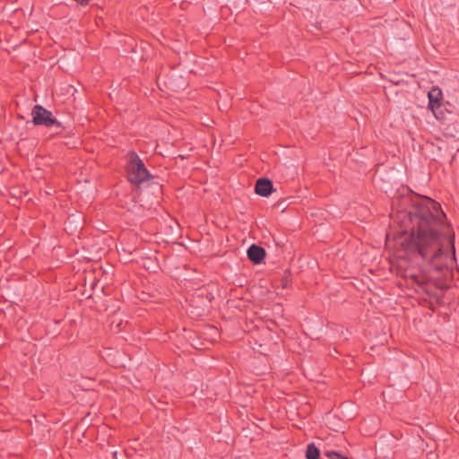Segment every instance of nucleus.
<instances>
[{"label":"nucleus","mask_w":459,"mask_h":459,"mask_svg":"<svg viewBox=\"0 0 459 459\" xmlns=\"http://www.w3.org/2000/svg\"><path fill=\"white\" fill-rule=\"evenodd\" d=\"M408 217L411 230L401 247L438 274L432 278L433 283L425 284L424 291L443 306V291L449 288L456 264L455 232L440 204L426 195L413 194Z\"/></svg>","instance_id":"obj_1"},{"label":"nucleus","mask_w":459,"mask_h":459,"mask_svg":"<svg viewBox=\"0 0 459 459\" xmlns=\"http://www.w3.org/2000/svg\"><path fill=\"white\" fill-rule=\"evenodd\" d=\"M127 180L134 186H141L143 183L154 179V176L146 168L143 160L134 151L126 154L125 167Z\"/></svg>","instance_id":"obj_2"},{"label":"nucleus","mask_w":459,"mask_h":459,"mask_svg":"<svg viewBox=\"0 0 459 459\" xmlns=\"http://www.w3.org/2000/svg\"><path fill=\"white\" fill-rule=\"evenodd\" d=\"M30 116L32 117L30 122H32L34 126H41L47 128H64L62 123L53 116L52 112L39 104L32 108Z\"/></svg>","instance_id":"obj_3"},{"label":"nucleus","mask_w":459,"mask_h":459,"mask_svg":"<svg viewBox=\"0 0 459 459\" xmlns=\"http://www.w3.org/2000/svg\"><path fill=\"white\" fill-rule=\"evenodd\" d=\"M428 108L432 111L435 117L438 120L446 119V116L443 111V93L439 87L434 86L428 92Z\"/></svg>","instance_id":"obj_4"},{"label":"nucleus","mask_w":459,"mask_h":459,"mask_svg":"<svg viewBox=\"0 0 459 459\" xmlns=\"http://www.w3.org/2000/svg\"><path fill=\"white\" fill-rule=\"evenodd\" d=\"M247 256L253 264H261L264 262L266 251L262 246L252 244L247 249Z\"/></svg>","instance_id":"obj_5"},{"label":"nucleus","mask_w":459,"mask_h":459,"mask_svg":"<svg viewBox=\"0 0 459 459\" xmlns=\"http://www.w3.org/2000/svg\"><path fill=\"white\" fill-rule=\"evenodd\" d=\"M274 191L273 183L268 178H259L255 184V193L260 196L268 197Z\"/></svg>","instance_id":"obj_6"},{"label":"nucleus","mask_w":459,"mask_h":459,"mask_svg":"<svg viewBox=\"0 0 459 459\" xmlns=\"http://www.w3.org/2000/svg\"><path fill=\"white\" fill-rule=\"evenodd\" d=\"M321 451L316 446L315 443H309L307 445L305 451V458L306 459H320Z\"/></svg>","instance_id":"obj_7"},{"label":"nucleus","mask_w":459,"mask_h":459,"mask_svg":"<svg viewBox=\"0 0 459 459\" xmlns=\"http://www.w3.org/2000/svg\"><path fill=\"white\" fill-rule=\"evenodd\" d=\"M323 454L328 459H351L345 455L344 454H342V452L333 449L325 450Z\"/></svg>","instance_id":"obj_8"},{"label":"nucleus","mask_w":459,"mask_h":459,"mask_svg":"<svg viewBox=\"0 0 459 459\" xmlns=\"http://www.w3.org/2000/svg\"><path fill=\"white\" fill-rule=\"evenodd\" d=\"M291 283V272L290 269H286L281 279V285L282 289H288Z\"/></svg>","instance_id":"obj_9"},{"label":"nucleus","mask_w":459,"mask_h":459,"mask_svg":"<svg viewBox=\"0 0 459 459\" xmlns=\"http://www.w3.org/2000/svg\"><path fill=\"white\" fill-rule=\"evenodd\" d=\"M443 111L444 112H448V113H451L449 110H448V108L446 107V105L444 104V108H443ZM446 115V113H444Z\"/></svg>","instance_id":"obj_10"},{"label":"nucleus","mask_w":459,"mask_h":459,"mask_svg":"<svg viewBox=\"0 0 459 459\" xmlns=\"http://www.w3.org/2000/svg\"><path fill=\"white\" fill-rule=\"evenodd\" d=\"M389 81L395 85L399 84V82H395V80L390 79Z\"/></svg>","instance_id":"obj_11"},{"label":"nucleus","mask_w":459,"mask_h":459,"mask_svg":"<svg viewBox=\"0 0 459 459\" xmlns=\"http://www.w3.org/2000/svg\"><path fill=\"white\" fill-rule=\"evenodd\" d=\"M34 101H38V94H35L33 97Z\"/></svg>","instance_id":"obj_12"},{"label":"nucleus","mask_w":459,"mask_h":459,"mask_svg":"<svg viewBox=\"0 0 459 459\" xmlns=\"http://www.w3.org/2000/svg\"><path fill=\"white\" fill-rule=\"evenodd\" d=\"M30 91H34V86L30 84Z\"/></svg>","instance_id":"obj_13"},{"label":"nucleus","mask_w":459,"mask_h":459,"mask_svg":"<svg viewBox=\"0 0 459 459\" xmlns=\"http://www.w3.org/2000/svg\"><path fill=\"white\" fill-rule=\"evenodd\" d=\"M33 41H34V39H30V44H32Z\"/></svg>","instance_id":"obj_14"},{"label":"nucleus","mask_w":459,"mask_h":459,"mask_svg":"<svg viewBox=\"0 0 459 459\" xmlns=\"http://www.w3.org/2000/svg\"><path fill=\"white\" fill-rule=\"evenodd\" d=\"M429 308H430L431 310H434V307H432V304L429 306Z\"/></svg>","instance_id":"obj_15"}]
</instances>
